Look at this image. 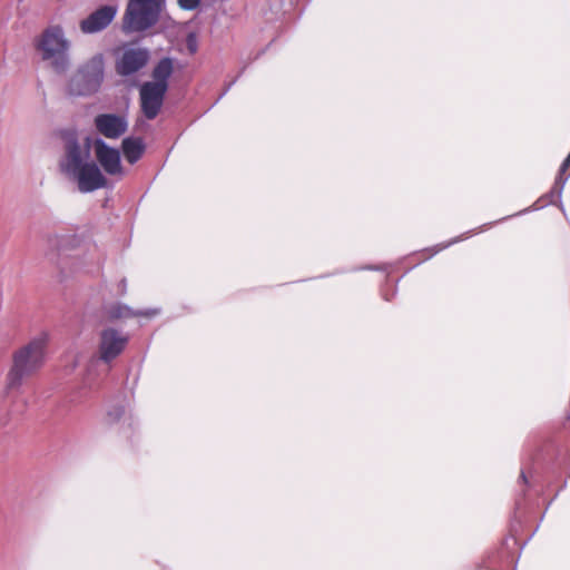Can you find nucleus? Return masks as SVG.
Returning a JSON list of instances; mask_svg holds the SVG:
<instances>
[{"instance_id":"nucleus-1","label":"nucleus","mask_w":570,"mask_h":570,"mask_svg":"<svg viewBox=\"0 0 570 570\" xmlns=\"http://www.w3.org/2000/svg\"><path fill=\"white\" fill-rule=\"evenodd\" d=\"M91 139L80 144L75 134L66 137L65 155L59 161L60 170L76 181L79 191L87 194L107 186V179L99 166L90 160Z\"/></svg>"},{"instance_id":"nucleus-2","label":"nucleus","mask_w":570,"mask_h":570,"mask_svg":"<svg viewBox=\"0 0 570 570\" xmlns=\"http://www.w3.org/2000/svg\"><path fill=\"white\" fill-rule=\"evenodd\" d=\"M48 335L41 333L13 354V364L7 375V389L21 386L23 380L37 372L45 363Z\"/></svg>"},{"instance_id":"nucleus-3","label":"nucleus","mask_w":570,"mask_h":570,"mask_svg":"<svg viewBox=\"0 0 570 570\" xmlns=\"http://www.w3.org/2000/svg\"><path fill=\"white\" fill-rule=\"evenodd\" d=\"M166 1L128 0L121 19V31L125 35L144 33L154 28L165 9Z\"/></svg>"},{"instance_id":"nucleus-4","label":"nucleus","mask_w":570,"mask_h":570,"mask_svg":"<svg viewBox=\"0 0 570 570\" xmlns=\"http://www.w3.org/2000/svg\"><path fill=\"white\" fill-rule=\"evenodd\" d=\"M105 79V56L96 53L80 63L70 76L67 92L70 96L87 97L96 94Z\"/></svg>"},{"instance_id":"nucleus-5","label":"nucleus","mask_w":570,"mask_h":570,"mask_svg":"<svg viewBox=\"0 0 570 570\" xmlns=\"http://www.w3.org/2000/svg\"><path fill=\"white\" fill-rule=\"evenodd\" d=\"M37 49L40 51L42 60L50 61V66L56 72L63 73L69 68V41L61 27L53 26L46 29L37 42Z\"/></svg>"},{"instance_id":"nucleus-6","label":"nucleus","mask_w":570,"mask_h":570,"mask_svg":"<svg viewBox=\"0 0 570 570\" xmlns=\"http://www.w3.org/2000/svg\"><path fill=\"white\" fill-rule=\"evenodd\" d=\"M128 343V336L115 328H105L100 332L97 355L92 362L101 361L110 364L125 350Z\"/></svg>"},{"instance_id":"nucleus-7","label":"nucleus","mask_w":570,"mask_h":570,"mask_svg":"<svg viewBox=\"0 0 570 570\" xmlns=\"http://www.w3.org/2000/svg\"><path fill=\"white\" fill-rule=\"evenodd\" d=\"M168 89L160 83L144 82L139 89L140 108L148 120L155 119L164 105Z\"/></svg>"},{"instance_id":"nucleus-8","label":"nucleus","mask_w":570,"mask_h":570,"mask_svg":"<svg viewBox=\"0 0 570 570\" xmlns=\"http://www.w3.org/2000/svg\"><path fill=\"white\" fill-rule=\"evenodd\" d=\"M149 60V51L141 47L125 48L116 61V71L122 77L131 76L141 70Z\"/></svg>"},{"instance_id":"nucleus-9","label":"nucleus","mask_w":570,"mask_h":570,"mask_svg":"<svg viewBox=\"0 0 570 570\" xmlns=\"http://www.w3.org/2000/svg\"><path fill=\"white\" fill-rule=\"evenodd\" d=\"M117 13V4L101 6L80 21V30L85 35H94L104 31L114 21Z\"/></svg>"},{"instance_id":"nucleus-10","label":"nucleus","mask_w":570,"mask_h":570,"mask_svg":"<svg viewBox=\"0 0 570 570\" xmlns=\"http://www.w3.org/2000/svg\"><path fill=\"white\" fill-rule=\"evenodd\" d=\"M94 147L98 163L108 175H124V169L120 163V153L118 149L108 146L101 138H96L94 140Z\"/></svg>"},{"instance_id":"nucleus-11","label":"nucleus","mask_w":570,"mask_h":570,"mask_svg":"<svg viewBox=\"0 0 570 570\" xmlns=\"http://www.w3.org/2000/svg\"><path fill=\"white\" fill-rule=\"evenodd\" d=\"M95 126L99 134L109 139H117L127 131L126 117L116 114H100L95 118Z\"/></svg>"},{"instance_id":"nucleus-12","label":"nucleus","mask_w":570,"mask_h":570,"mask_svg":"<svg viewBox=\"0 0 570 570\" xmlns=\"http://www.w3.org/2000/svg\"><path fill=\"white\" fill-rule=\"evenodd\" d=\"M105 314L110 321H115L119 318H130L135 316L153 317L156 314H158V309L134 311L126 304L114 303L105 307Z\"/></svg>"},{"instance_id":"nucleus-13","label":"nucleus","mask_w":570,"mask_h":570,"mask_svg":"<svg viewBox=\"0 0 570 570\" xmlns=\"http://www.w3.org/2000/svg\"><path fill=\"white\" fill-rule=\"evenodd\" d=\"M121 149L126 160L134 165L144 155L146 146L140 137H126L122 140Z\"/></svg>"},{"instance_id":"nucleus-14","label":"nucleus","mask_w":570,"mask_h":570,"mask_svg":"<svg viewBox=\"0 0 570 570\" xmlns=\"http://www.w3.org/2000/svg\"><path fill=\"white\" fill-rule=\"evenodd\" d=\"M174 72V61L171 58H161L151 71L153 80L150 83H160L168 89V80Z\"/></svg>"},{"instance_id":"nucleus-15","label":"nucleus","mask_w":570,"mask_h":570,"mask_svg":"<svg viewBox=\"0 0 570 570\" xmlns=\"http://www.w3.org/2000/svg\"><path fill=\"white\" fill-rule=\"evenodd\" d=\"M125 413L124 406L117 405L110 409L107 413V420L109 423L117 422Z\"/></svg>"},{"instance_id":"nucleus-16","label":"nucleus","mask_w":570,"mask_h":570,"mask_svg":"<svg viewBox=\"0 0 570 570\" xmlns=\"http://www.w3.org/2000/svg\"><path fill=\"white\" fill-rule=\"evenodd\" d=\"M177 3L183 10L193 11L199 7L200 0H177Z\"/></svg>"},{"instance_id":"nucleus-17","label":"nucleus","mask_w":570,"mask_h":570,"mask_svg":"<svg viewBox=\"0 0 570 570\" xmlns=\"http://www.w3.org/2000/svg\"><path fill=\"white\" fill-rule=\"evenodd\" d=\"M464 238H465L464 236H460V237H456V238H454V239L450 240V242H449V243H446V244H443V245H439V246H436L434 249H432V253L430 254V256H429V257H432L433 255H435V254H436V253H439L440 250H442V249H444V248L449 247L450 245L455 244V243H458V242H460V240H462V239H464Z\"/></svg>"},{"instance_id":"nucleus-18","label":"nucleus","mask_w":570,"mask_h":570,"mask_svg":"<svg viewBox=\"0 0 570 570\" xmlns=\"http://www.w3.org/2000/svg\"><path fill=\"white\" fill-rule=\"evenodd\" d=\"M68 239L69 237L67 236H55L52 239H50V242L56 246L68 242Z\"/></svg>"},{"instance_id":"nucleus-19","label":"nucleus","mask_w":570,"mask_h":570,"mask_svg":"<svg viewBox=\"0 0 570 570\" xmlns=\"http://www.w3.org/2000/svg\"><path fill=\"white\" fill-rule=\"evenodd\" d=\"M368 269L383 271L384 267L383 266H371V267H368Z\"/></svg>"},{"instance_id":"nucleus-20","label":"nucleus","mask_w":570,"mask_h":570,"mask_svg":"<svg viewBox=\"0 0 570 570\" xmlns=\"http://www.w3.org/2000/svg\"><path fill=\"white\" fill-rule=\"evenodd\" d=\"M520 479H521L523 482H527V476H525V474H524V472H523V471H521Z\"/></svg>"},{"instance_id":"nucleus-21","label":"nucleus","mask_w":570,"mask_h":570,"mask_svg":"<svg viewBox=\"0 0 570 570\" xmlns=\"http://www.w3.org/2000/svg\"><path fill=\"white\" fill-rule=\"evenodd\" d=\"M529 210H530V208H527V209H524V210H521V212H520V213H518L517 215H521V214H523V213H528Z\"/></svg>"},{"instance_id":"nucleus-22","label":"nucleus","mask_w":570,"mask_h":570,"mask_svg":"<svg viewBox=\"0 0 570 570\" xmlns=\"http://www.w3.org/2000/svg\"><path fill=\"white\" fill-rule=\"evenodd\" d=\"M230 86H232V83H230L229 86H227V89L224 91V94H223V95H225V94H226V91H227L228 89H230Z\"/></svg>"}]
</instances>
